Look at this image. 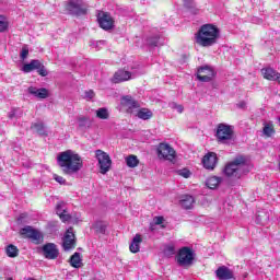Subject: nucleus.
Returning a JSON list of instances; mask_svg holds the SVG:
<instances>
[{
	"label": "nucleus",
	"mask_w": 280,
	"mask_h": 280,
	"mask_svg": "<svg viewBox=\"0 0 280 280\" xmlns=\"http://www.w3.org/2000/svg\"><path fill=\"white\" fill-rule=\"evenodd\" d=\"M153 222H154L155 225L163 224L164 219H163V217H155L153 219Z\"/></svg>",
	"instance_id": "nucleus-46"
},
{
	"label": "nucleus",
	"mask_w": 280,
	"mask_h": 280,
	"mask_svg": "<svg viewBox=\"0 0 280 280\" xmlns=\"http://www.w3.org/2000/svg\"><path fill=\"white\" fill-rule=\"evenodd\" d=\"M194 197L189 195H184L179 201L183 209H194Z\"/></svg>",
	"instance_id": "nucleus-21"
},
{
	"label": "nucleus",
	"mask_w": 280,
	"mask_h": 280,
	"mask_svg": "<svg viewBox=\"0 0 280 280\" xmlns=\"http://www.w3.org/2000/svg\"><path fill=\"white\" fill-rule=\"evenodd\" d=\"M215 75V72L211 67L205 66L198 69L197 72V80L200 82H211L213 80V77Z\"/></svg>",
	"instance_id": "nucleus-12"
},
{
	"label": "nucleus",
	"mask_w": 280,
	"mask_h": 280,
	"mask_svg": "<svg viewBox=\"0 0 280 280\" xmlns=\"http://www.w3.org/2000/svg\"><path fill=\"white\" fill-rule=\"evenodd\" d=\"M228 178H242L248 174V162L244 155H237L232 162L228 163L223 170Z\"/></svg>",
	"instance_id": "nucleus-3"
},
{
	"label": "nucleus",
	"mask_w": 280,
	"mask_h": 280,
	"mask_svg": "<svg viewBox=\"0 0 280 280\" xmlns=\"http://www.w3.org/2000/svg\"><path fill=\"white\" fill-rule=\"evenodd\" d=\"M178 174L183 176V178H189V176H191V172L187 168L180 170Z\"/></svg>",
	"instance_id": "nucleus-44"
},
{
	"label": "nucleus",
	"mask_w": 280,
	"mask_h": 280,
	"mask_svg": "<svg viewBox=\"0 0 280 280\" xmlns=\"http://www.w3.org/2000/svg\"><path fill=\"white\" fill-rule=\"evenodd\" d=\"M97 22L102 30L108 32V30H113L115 27V19L108 13L104 11H100L97 14Z\"/></svg>",
	"instance_id": "nucleus-8"
},
{
	"label": "nucleus",
	"mask_w": 280,
	"mask_h": 280,
	"mask_svg": "<svg viewBox=\"0 0 280 280\" xmlns=\"http://www.w3.org/2000/svg\"><path fill=\"white\" fill-rule=\"evenodd\" d=\"M135 78H137V72L120 69L114 73L112 81L115 84H119L121 82H128V80H132Z\"/></svg>",
	"instance_id": "nucleus-10"
},
{
	"label": "nucleus",
	"mask_w": 280,
	"mask_h": 280,
	"mask_svg": "<svg viewBox=\"0 0 280 280\" xmlns=\"http://www.w3.org/2000/svg\"><path fill=\"white\" fill-rule=\"evenodd\" d=\"M262 132L266 137H272V135H275V128L272 127V125L267 124L265 125Z\"/></svg>",
	"instance_id": "nucleus-35"
},
{
	"label": "nucleus",
	"mask_w": 280,
	"mask_h": 280,
	"mask_svg": "<svg viewBox=\"0 0 280 280\" xmlns=\"http://www.w3.org/2000/svg\"><path fill=\"white\" fill-rule=\"evenodd\" d=\"M196 259V253L191 247L184 246L179 248L176 255V261L182 268H189L194 266V260Z\"/></svg>",
	"instance_id": "nucleus-4"
},
{
	"label": "nucleus",
	"mask_w": 280,
	"mask_h": 280,
	"mask_svg": "<svg viewBox=\"0 0 280 280\" xmlns=\"http://www.w3.org/2000/svg\"><path fill=\"white\" fill-rule=\"evenodd\" d=\"M215 275L220 280L233 279V271L226 266L219 267L215 271Z\"/></svg>",
	"instance_id": "nucleus-16"
},
{
	"label": "nucleus",
	"mask_w": 280,
	"mask_h": 280,
	"mask_svg": "<svg viewBox=\"0 0 280 280\" xmlns=\"http://www.w3.org/2000/svg\"><path fill=\"white\" fill-rule=\"evenodd\" d=\"M238 108H246V103L245 102H241L237 104Z\"/></svg>",
	"instance_id": "nucleus-50"
},
{
	"label": "nucleus",
	"mask_w": 280,
	"mask_h": 280,
	"mask_svg": "<svg viewBox=\"0 0 280 280\" xmlns=\"http://www.w3.org/2000/svg\"><path fill=\"white\" fill-rule=\"evenodd\" d=\"M158 156L159 159H165V161H174L176 159V151L167 143H160L158 147Z\"/></svg>",
	"instance_id": "nucleus-9"
},
{
	"label": "nucleus",
	"mask_w": 280,
	"mask_h": 280,
	"mask_svg": "<svg viewBox=\"0 0 280 280\" xmlns=\"http://www.w3.org/2000/svg\"><path fill=\"white\" fill-rule=\"evenodd\" d=\"M79 128H91V118L86 116L78 117Z\"/></svg>",
	"instance_id": "nucleus-26"
},
{
	"label": "nucleus",
	"mask_w": 280,
	"mask_h": 280,
	"mask_svg": "<svg viewBox=\"0 0 280 280\" xmlns=\"http://www.w3.org/2000/svg\"><path fill=\"white\" fill-rule=\"evenodd\" d=\"M220 38V28L213 24H203L195 35V40L200 47H213Z\"/></svg>",
	"instance_id": "nucleus-2"
},
{
	"label": "nucleus",
	"mask_w": 280,
	"mask_h": 280,
	"mask_svg": "<svg viewBox=\"0 0 280 280\" xmlns=\"http://www.w3.org/2000/svg\"><path fill=\"white\" fill-rule=\"evenodd\" d=\"M164 255L166 257H172L173 255H176V248L174 245H166L164 248Z\"/></svg>",
	"instance_id": "nucleus-36"
},
{
	"label": "nucleus",
	"mask_w": 280,
	"mask_h": 280,
	"mask_svg": "<svg viewBox=\"0 0 280 280\" xmlns=\"http://www.w3.org/2000/svg\"><path fill=\"white\" fill-rule=\"evenodd\" d=\"M61 222H71V215L69 214V211L63 212L61 215H59Z\"/></svg>",
	"instance_id": "nucleus-42"
},
{
	"label": "nucleus",
	"mask_w": 280,
	"mask_h": 280,
	"mask_svg": "<svg viewBox=\"0 0 280 280\" xmlns=\"http://www.w3.org/2000/svg\"><path fill=\"white\" fill-rule=\"evenodd\" d=\"M96 117L98 119H108V117H110V115L108 114L107 108L102 107V108L96 109Z\"/></svg>",
	"instance_id": "nucleus-30"
},
{
	"label": "nucleus",
	"mask_w": 280,
	"mask_h": 280,
	"mask_svg": "<svg viewBox=\"0 0 280 280\" xmlns=\"http://www.w3.org/2000/svg\"><path fill=\"white\" fill-rule=\"evenodd\" d=\"M151 231H154V228L151 226Z\"/></svg>",
	"instance_id": "nucleus-51"
},
{
	"label": "nucleus",
	"mask_w": 280,
	"mask_h": 280,
	"mask_svg": "<svg viewBox=\"0 0 280 280\" xmlns=\"http://www.w3.org/2000/svg\"><path fill=\"white\" fill-rule=\"evenodd\" d=\"M36 71L39 75H42V78H47V75H49V72L40 61L39 67L36 69Z\"/></svg>",
	"instance_id": "nucleus-38"
},
{
	"label": "nucleus",
	"mask_w": 280,
	"mask_h": 280,
	"mask_svg": "<svg viewBox=\"0 0 280 280\" xmlns=\"http://www.w3.org/2000/svg\"><path fill=\"white\" fill-rule=\"evenodd\" d=\"M121 105L127 106V108H139L141 106L132 96L129 95L122 97Z\"/></svg>",
	"instance_id": "nucleus-20"
},
{
	"label": "nucleus",
	"mask_w": 280,
	"mask_h": 280,
	"mask_svg": "<svg viewBox=\"0 0 280 280\" xmlns=\"http://www.w3.org/2000/svg\"><path fill=\"white\" fill-rule=\"evenodd\" d=\"M261 74L265 80H269L270 82H279L280 83V73L272 68H262Z\"/></svg>",
	"instance_id": "nucleus-15"
},
{
	"label": "nucleus",
	"mask_w": 280,
	"mask_h": 280,
	"mask_svg": "<svg viewBox=\"0 0 280 280\" xmlns=\"http://www.w3.org/2000/svg\"><path fill=\"white\" fill-rule=\"evenodd\" d=\"M126 163L128 167H137L139 165V159L137 155H129L126 158Z\"/></svg>",
	"instance_id": "nucleus-29"
},
{
	"label": "nucleus",
	"mask_w": 280,
	"mask_h": 280,
	"mask_svg": "<svg viewBox=\"0 0 280 280\" xmlns=\"http://www.w3.org/2000/svg\"><path fill=\"white\" fill-rule=\"evenodd\" d=\"M94 45H95L96 48H100V47H102V45H106V40L95 42Z\"/></svg>",
	"instance_id": "nucleus-48"
},
{
	"label": "nucleus",
	"mask_w": 280,
	"mask_h": 280,
	"mask_svg": "<svg viewBox=\"0 0 280 280\" xmlns=\"http://www.w3.org/2000/svg\"><path fill=\"white\" fill-rule=\"evenodd\" d=\"M34 231H35V230H34L32 226L26 225L25 228H23V229L20 230V233H21L22 235H25L26 237L30 238V236L34 233Z\"/></svg>",
	"instance_id": "nucleus-39"
},
{
	"label": "nucleus",
	"mask_w": 280,
	"mask_h": 280,
	"mask_svg": "<svg viewBox=\"0 0 280 280\" xmlns=\"http://www.w3.org/2000/svg\"><path fill=\"white\" fill-rule=\"evenodd\" d=\"M217 138L221 143L231 141V139H233V126L219 124L217 128Z\"/></svg>",
	"instance_id": "nucleus-6"
},
{
	"label": "nucleus",
	"mask_w": 280,
	"mask_h": 280,
	"mask_svg": "<svg viewBox=\"0 0 280 280\" xmlns=\"http://www.w3.org/2000/svg\"><path fill=\"white\" fill-rule=\"evenodd\" d=\"M25 218H27V214L26 213H22V214H20V217H19V222H23V220H25Z\"/></svg>",
	"instance_id": "nucleus-49"
},
{
	"label": "nucleus",
	"mask_w": 280,
	"mask_h": 280,
	"mask_svg": "<svg viewBox=\"0 0 280 280\" xmlns=\"http://www.w3.org/2000/svg\"><path fill=\"white\" fill-rule=\"evenodd\" d=\"M8 19L3 15H0V32H5L9 27Z\"/></svg>",
	"instance_id": "nucleus-37"
},
{
	"label": "nucleus",
	"mask_w": 280,
	"mask_h": 280,
	"mask_svg": "<svg viewBox=\"0 0 280 280\" xmlns=\"http://www.w3.org/2000/svg\"><path fill=\"white\" fill-rule=\"evenodd\" d=\"M63 250H72L75 248V234L73 233V228H69L63 236Z\"/></svg>",
	"instance_id": "nucleus-13"
},
{
	"label": "nucleus",
	"mask_w": 280,
	"mask_h": 280,
	"mask_svg": "<svg viewBox=\"0 0 280 280\" xmlns=\"http://www.w3.org/2000/svg\"><path fill=\"white\" fill-rule=\"evenodd\" d=\"M202 164L206 170H215L218 155L213 152L206 154L202 159Z\"/></svg>",
	"instance_id": "nucleus-14"
},
{
	"label": "nucleus",
	"mask_w": 280,
	"mask_h": 280,
	"mask_svg": "<svg viewBox=\"0 0 280 280\" xmlns=\"http://www.w3.org/2000/svg\"><path fill=\"white\" fill-rule=\"evenodd\" d=\"M27 56H30V48H27V46H23L20 54L21 60H25Z\"/></svg>",
	"instance_id": "nucleus-40"
},
{
	"label": "nucleus",
	"mask_w": 280,
	"mask_h": 280,
	"mask_svg": "<svg viewBox=\"0 0 280 280\" xmlns=\"http://www.w3.org/2000/svg\"><path fill=\"white\" fill-rule=\"evenodd\" d=\"M67 10L73 16H84L86 14V8H84L82 0H69Z\"/></svg>",
	"instance_id": "nucleus-7"
},
{
	"label": "nucleus",
	"mask_w": 280,
	"mask_h": 280,
	"mask_svg": "<svg viewBox=\"0 0 280 280\" xmlns=\"http://www.w3.org/2000/svg\"><path fill=\"white\" fill-rule=\"evenodd\" d=\"M42 253L46 259H58L60 252L58 250V245L54 243H47L42 247Z\"/></svg>",
	"instance_id": "nucleus-11"
},
{
	"label": "nucleus",
	"mask_w": 280,
	"mask_h": 280,
	"mask_svg": "<svg viewBox=\"0 0 280 280\" xmlns=\"http://www.w3.org/2000/svg\"><path fill=\"white\" fill-rule=\"evenodd\" d=\"M54 180H56V183H59V185H66L67 184V179H65V177L55 174L54 175Z\"/></svg>",
	"instance_id": "nucleus-41"
},
{
	"label": "nucleus",
	"mask_w": 280,
	"mask_h": 280,
	"mask_svg": "<svg viewBox=\"0 0 280 280\" xmlns=\"http://www.w3.org/2000/svg\"><path fill=\"white\" fill-rule=\"evenodd\" d=\"M38 67H40V60L33 59L30 63H26L22 67V71L24 73H32V71H35L38 69Z\"/></svg>",
	"instance_id": "nucleus-19"
},
{
	"label": "nucleus",
	"mask_w": 280,
	"mask_h": 280,
	"mask_svg": "<svg viewBox=\"0 0 280 280\" xmlns=\"http://www.w3.org/2000/svg\"><path fill=\"white\" fill-rule=\"evenodd\" d=\"M95 155L98 162V167L101 174H108L110 172V167L113 165V160H110V155L108 153L102 151V150H96Z\"/></svg>",
	"instance_id": "nucleus-5"
},
{
	"label": "nucleus",
	"mask_w": 280,
	"mask_h": 280,
	"mask_svg": "<svg viewBox=\"0 0 280 280\" xmlns=\"http://www.w3.org/2000/svg\"><path fill=\"white\" fill-rule=\"evenodd\" d=\"M32 130H35L39 137H47V129H45V124L43 122H33L31 126Z\"/></svg>",
	"instance_id": "nucleus-22"
},
{
	"label": "nucleus",
	"mask_w": 280,
	"mask_h": 280,
	"mask_svg": "<svg viewBox=\"0 0 280 280\" xmlns=\"http://www.w3.org/2000/svg\"><path fill=\"white\" fill-rule=\"evenodd\" d=\"M57 163L63 174H78L83 167L82 158L72 150L60 152L57 156Z\"/></svg>",
	"instance_id": "nucleus-1"
},
{
	"label": "nucleus",
	"mask_w": 280,
	"mask_h": 280,
	"mask_svg": "<svg viewBox=\"0 0 280 280\" xmlns=\"http://www.w3.org/2000/svg\"><path fill=\"white\" fill-rule=\"evenodd\" d=\"M33 242H35V244H40V242H43V234L40 232H38L37 230H35L31 235L30 238Z\"/></svg>",
	"instance_id": "nucleus-31"
},
{
	"label": "nucleus",
	"mask_w": 280,
	"mask_h": 280,
	"mask_svg": "<svg viewBox=\"0 0 280 280\" xmlns=\"http://www.w3.org/2000/svg\"><path fill=\"white\" fill-rule=\"evenodd\" d=\"M7 280H12V278H8Z\"/></svg>",
	"instance_id": "nucleus-52"
},
{
	"label": "nucleus",
	"mask_w": 280,
	"mask_h": 280,
	"mask_svg": "<svg viewBox=\"0 0 280 280\" xmlns=\"http://www.w3.org/2000/svg\"><path fill=\"white\" fill-rule=\"evenodd\" d=\"M9 119H21L23 117V109L21 108H13L8 115Z\"/></svg>",
	"instance_id": "nucleus-28"
},
{
	"label": "nucleus",
	"mask_w": 280,
	"mask_h": 280,
	"mask_svg": "<svg viewBox=\"0 0 280 280\" xmlns=\"http://www.w3.org/2000/svg\"><path fill=\"white\" fill-rule=\"evenodd\" d=\"M70 266L72 268H82V257H80V253L75 252L71 257H70Z\"/></svg>",
	"instance_id": "nucleus-24"
},
{
	"label": "nucleus",
	"mask_w": 280,
	"mask_h": 280,
	"mask_svg": "<svg viewBox=\"0 0 280 280\" xmlns=\"http://www.w3.org/2000/svg\"><path fill=\"white\" fill-rule=\"evenodd\" d=\"M5 253L11 258L19 257V247L10 244L5 247Z\"/></svg>",
	"instance_id": "nucleus-25"
},
{
	"label": "nucleus",
	"mask_w": 280,
	"mask_h": 280,
	"mask_svg": "<svg viewBox=\"0 0 280 280\" xmlns=\"http://www.w3.org/2000/svg\"><path fill=\"white\" fill-rule=\"evenodd\" d=\"M94 229L96 231V233H106V223L98 221L94 224Z\"/></svg>",
	"instance_id": "nucleus-34"
},
{
	"label": "nucleus",
	"mask_w": 280,
	"mask_h": 280,
	"mask_svg": "<svg viewBox=\"0 0 280 280\" xmlns=\"http://www.w3.org/2000/svg\"><path fill=\"white\" fill-rule=\"evenodd\" d=\"M95 97V92L93 90L85 91L84 98L85 100H93Z\"/></svg>",
	"instance_id": "nucleus-45"
},
{
	"label": "nucleus",
	"mask_w": 280,
	"mask_h": 280,
	"mask_svg": "<svg viewBox=\"0 0 280 280\" xmlns=\"http://www.w3.org/2000/svg\"><path fill=\"white\" fill-rule=\"evenodd\" d=\"M185 8H194V0H183Z\"/></svg>",
	"instance_id": "nucleus-47"
},
{
	"label": "nucleus",
	"mask_w": 280,
	"mask_h": 280,
	"mask_svg": "<svg viewBox=\"0 0 280 280\" xmlns=\"http://www.w3.org/2000/svg\"><path fill=\"white\" fill-rule=\"evenodd\" d=\"M170 106L173 110H177V113H183V110H185L183 105H178L176 103H171Z\"/></svg>",
	"instance_id": "nucleus-43"
},
{
	"label": "nucleus",
	"mask_w": 280,
	"mask_h": 280,
	"mask_svg": "<svg viewBox=\"0 0 280 280\" xmlns=\"http://www.w3.org/2000/svg\"><path fill=\"white\" fill-rule=\"evenodd\" d=\"M67 203H65V201H60V202H58L57 203V206H56V213H57V215H61V214H63V213H67Z\"/></svg>",
	"instance_id": "nucleus-32"
},
{
	"label": "nucleus",
	"mask_w": 280,
	"mask_h": 280,
	"mask_svg": "<svg viewBox=\"0 0 280 280\" xmlns=\"http://www.w3.org/2000/svg\"><path fill=\"white\" fill-rule=\"evenodd\" d=\"M221 183H222V178L218 176H212L207 179L206 185L209 189H218Z\"/></svg>",
	"instance_id": "nucleus-23"
},
{
	"label": "nucleus",
	"mask_w": 280,
	"mask_h": 280,
	"mask_svg": "<svg viewBox=\"0 0 280 280\" xmlns=\"http://www.w3.org/2000/svg\"><path fill=\"white\" fill-rule=\"evenodd\" d=\"M147 45H149V47H159V45H163L160 42V37L155 36V37H149L147 39Z\"/></svg>",
	"instance_id": "nucleus-33"
},
{
	"label": "nucleus",
	"mask_w": 280,
	"mask_h": 280,
	"mask_svg": "<svg viewBox=\"0 0 280 280\" xmlns=\"http://www.w3.org/2000/svg\"><path fill=\"white\" fill-rule=\"evenodd\" d=\"M142 242L143 238H141L140 234H136L131 244L129 245L130 253H139Z\"/></svg>",
	"instance_id": "nucleus-18"
},
{
	"label": "nucleus",
	"mask_w": 280,
	"mask_h": 280,
	"mask_svg": "<svg viewBox=\"0 0 280 280\" xmlns=\"http://www.w3.org/2000/svg\"><path fill=\"white\" fill-rule=\"evenodd\" d=\"M28 93L35 97H38V100H47V97H49V91H47L45 88L36 89L31 86L28 88Z\"/></svg>",
	"instance_id": "nucleus-17"
},
{
	"label": "nucleus",
	"mask_w": 280,
	"mask_h": 280,
	"mask_svg": "<svg viewBox=\"0 0 280 280\" xmlns=\"http://www.w3.org/2000/svg\"><path fill=\"white\" fill-rule=\"evenodd\" d=\"M137 117H139V119H150L152 117V112L148 108H141L138 114Z\"/></svg>",
	"instance_id": "nucleus-27"
}]
</instances>
